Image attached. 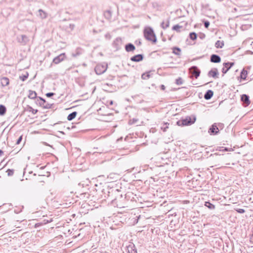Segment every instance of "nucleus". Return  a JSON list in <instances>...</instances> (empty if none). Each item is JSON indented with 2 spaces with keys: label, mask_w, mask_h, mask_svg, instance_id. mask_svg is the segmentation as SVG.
Segmentation results:
<instances>
[{
  "label": "nucleus",
  "mask_w": 253,
  "mask_h": 253,
  "mask_svg": "<svg viewBox=\"0 0 253 253\" xmlns=\"http://www.w3.org/2000/svg\"><path fill=\"white\" fill-rule=\"evenodd\" d=\"M213 95V91L211 90H208L204 94V98L206 100H210Z\"/></svg>",
  "instance_id": "obj_20"
},
{
  "label": "nucleus",
  "mask_w": 253,
  "mask_h": 253,
  "mask_svg": "<svg viewBox=\"0 0 253 253\" xmlns=\"http://www.w3.org/2000/svg\"><path fill=\"white\" fill-rule=\"evenodd\" d=\"M248 71L245 69H243L240 73V77L241 78V79L245 80L246 79Z\"/></svg>",
  "instance_id": "obj_29"
},
{
  "label": "nucleus",
  "mask_w": 253,
  "mask_h": 253,
  "mask_svg": "<svg viewBox=\"0 0 253 253\" xmlns=\"http://www.w3.org/2000/svg\"><path fill=\"white\" fill-rule=\"evenodd\" d=\"M204 205L205 206H206L208 209L211 210H214L215 209V206L211 202H210V201L205 202Z\"/></svg>",
  "instance_id": "obj_31"
},
{
  "label": "nucleus",
  "mask_w": 253,
  "mask_h": 253,
  "mask_svg": "<svg viewBox=\"0 0 253 253\" xmlns=\"http://www.w3.org/2000/svg\"><path fill=\"white\" fill-rule=\"evenodd\" d=\"M77 114V112L74 111L70 114H69L67 117V120L68 121H72L75 118L76 115Z\"/></svg>",
  "instance_id": "obj_32"
},
{
  "label": "nucleus",
  "mask_w": 253,
  "mask_h": 253,
  "mask_svg": "<svg viewBox=\"0 0 253 253\" xmlns=\"http://www.w3.org/2000/svg\"><path fill=\"white\" fill-rule=\"evenodd\" d=\"M234 62H227L223 63V67L222 69V76H223L234 65Z\"/></svg>",
  "instance_id": "obj_8"
},
{
  "label": "nucleus",
  "mask_w": 253,
  "mask_h": 253,
  "mask_svg": "<svg viewBox=\"0 0 253 253\" xmlns=\"http://www.w3.org/2000/svg\"><path fill=\"white\" fill-rule=\"evenodd\" d=\"M113 101L112 100L110 101V105H112L113 104Z\"/></svg>",
  "instance_id": "obj_58"
},
{
  "label": "nucleus",
  "mask_w": 253,
  "mask_h": 253,
  "mask_svg": "<svg viewBox=\"0 0 253 253\" xmlns=\"http://www.w3.org/2000/svg\"><path fill=\"white\" fill-rule=\"evenodd\" d=\"M217 128L219 130V129H222L224 126V124L222 123H217Z\"/></svg>",
  "instance_id": "obj_46"
},
{
  "label": "nucleus",
  "mask_w": 253,
  "mask_h": 253,
  "mask_svg": "<svg viewBox=\"0 0 253 253\" xmlns=\"http://www.w3.org/2000/svg\"><path fill=\"white\" fill-rule=\"evenodd\" d=\"M42 223H41V222H38V223H37L35 224V228H38V227H39L41 226H42Z\"/></svg>",
  "instance_id": "obj_51"
},
{
  "label": "nucleus",
  "mask_w": 253,
  "mask_h": 253,
  "mask_svg": "<svg viewBox=\"0 0 253 253\" xmlns=\"http://www.w3.org/2000/svg\"><path fill=\"white\" fill-rule=\"evenodd\" d=\"M144 37L145 39L151 42L153 44H155L157 41L156 36L154 33L153 29L148 27L145 28L143 31Z\"/></svg>",
  "instance_id": "obj_1"
},
{
  "label": "nucleus",
  "mask_w": 253,
  "mask_h": 253,
  "mask_svg": "<svg viewBox=\"0 0 253 253\" xmlns=\"http://www.w3.org/2000/svg\"><path fill=\"white\" fill-rule=\"evenodd\" d=\"M70 27L73 29L74 27V24H70Z\"/></svg>",
  "instance_id": "obj_56"
},
{
  "label": "nucleus",
  "mask_w": 253,
  "mask_h": 253,
  "mask_svg": "<svg viewBox=\"0 0 253 253\" xmlns=\"http://www.w3.org/2000/svg\"><path fill=\"white\" fill-rule=\"evenodd\" d=\"M107 64H98L95 66L94 71L97 75H101L107 70Z\"/></svg>",
  "instance_id": "obj_6"
},
{
  "label": "nucleus",
  "mask_w": 253,
  "mask_h": 253,
  "mask_svg": "<svg viewBox=\"0 0 253 253\" xmlns=\"http://www.w3.org/2000/svg\"><path fill=\"white\" fill-rule=\"evenodd\" d=\"M36 103L40 106L42 107L44 109L52 108L53 104H49L46 102V100L42 97H38L36 101Z\"/></svg>",
  "instance_id": "obj_4"
},
{
  "label": "nucleus",
  "mask_w": 253,
  "mask_h": 253,
  "mask_svg": "<svg viewBox=\"0 0 253 253\" xmlns=\"http://www.w3.org/2000/svg\"><path fill=\"white\" fill-rule=\"evenodd\" d=\"M24 111L31 112L33 114L35 115L38 112V110L37 109H33L31 106L29 105H27V107L25 108Z\"/></svg>",
  "instance_id": "obj_22"
},
{
  "label": "nucleus",
  "mask_w": 253,
  "mask_h": 253,
  "mask_svg": "<svg viewBox=\"0 0 253 253\" xmlns=\"http://www.w3.org/2000/svg\"><path fill=\"white\" fill-rule=\"evenodd\" d=\"M224 42L222 41H217L215 43V47L217 48H221L223 47V46H224Z\"/></svg>",
  "instance_id": "obj_34"
},
{
  "label": "nucleus",
  "mask_w": 253,
  "mask_h": 253,
  "mask_svg": "<svg viewBox=\"0 0 253 253\" xmlns=\"http://www.w3.org/2000/svg\"><path fill=\"white\" fill-rule=\"evenodd\" d=\"M190 72L191 74L196 79H197L200 76L201 73L200 70L196 66H192L190 68Z\"/></svg>",
  "instance_id": "obj_10"
},
{
  "label": "nucleus",
  "mask_w": 253,
  "mask_h": 253,
  "mask_svg": "<svg viewBox=\"0 0 253 253\" xmlns=\"http://www.w3.org/2000/svg\"><path fill=\"white\" fill-rule=\"evenodd\" d=\"M119 177V175L118 174H116L115 173H110L108 176V178H113V179H117Z\"/></svg>",
  "instance_id": "obj_42"
},
{
  "label": "nucleus",
  "mask_w": 253,
  "mask_h": 253,
  "mask_svg": "<svg viewBox=\"0 0 253 253\" xmlns=\"http://www.w3.org/2000/svg\"><path fill=\"white\" fill-rule=\"evenodd\" d=\"M170 18H169L166 21V24H165V22L163 21L161 23V27L164 30L166 29L167 28H168L169 26V20Z\"/></svg>",
  "instance_id": "obj_30"
},
{
  "label": "nucleus",
  "mask_w": 253,
  "mask_h": 253,
  "mask_svg": "<svg viewBox=\"0 0 253 253\" xmlns=\"http://www.w3.org/2000/svg\"><path fill=\"white\" fill-rule=\"evenodd\" d=\"M219 132L217 128V123H214L209 128L208 130L209 133L211 135H217Z\"/></svg>",
  "instance_id": "obj_9"
},
{
  "label": "nucleus",
  "mask_w": 253,
  "mask_h": 253,
  "mask_svg": "<svg viewBox=\"0 0 253 253\" xmlns=\"http://www.w3.org/2000/svg\"><path fill=\"white\" fill-rule=\"evenodd\" d=\"M214 155H219V154L218 153H214Z\"/></svg>",
  "instance_id": "obj_59"
},
{
  "label": "nucleus",
  "mask_w": 253,
  "mask_h": 253,
  "mask_svg": "<svg viewBox=\"0 0 253 253\" xmlns=\"http://www.w3.org/2000/svg\"><path fill=\"white\" fill-rule=\"evenodd\" d=\"M250 241L251 243L253 244V236L251 235L250 238Z\"/></svg>",
  "instance_id": "obj_53"
},
{
  "label": "nucleus",
  "mask_w": 253,
  "mask_h": 253,
  "mask_svg": "<svg viewBox=\"0 0 253 253\" xmlns=\"http://www.w3.org/2000/svg\"><path fill=\"white\" fill-rule=\"evenodd\" d=\"M122 44V40L121 38L118 37L113 41L112 45L116 50H118L121 48Z\"/></svg>",
  "instance_id": "obj_11"
},
{
  "label": "nucleus",
  "mask_w": 253,
  "mask_h": 253,
  "mask_svg": "<svg viewBox=\"0 0 253 253\" xmlns=\"http://www.w3.org/2000/svg\"><path fill=\"white\" fill-rule=\"evenodd\" d=\"M52 221V218H50L49 219H44L42 221V225L47 224L49 222H51Z\"/></svg>",
  "instance_id": "obj_41"
},
{
  "label": "nucleus",
  "mask_w": 253,
  "mask_h": 253,
  "mask_svg": "<svg viewBox=\"0 0 253 253\" xmlns=\"http://www.w3.org/2000/svg\"><path fill=\"white\" fill-rule=\"evenodd\" d=\"M210 61L212 63H219L221 62V57L218 55L212 54L211 55Z\"/></svg>",
  "instance_id": "obj_15"
},
{
  "label": "nucleus",
  "mask_w": 253,
  "mask_h": 253,
  "mask_svg": "<svg viewBox=\"0 0 253 253\" xmlns=\"http://www.w3.org/2000/svg\"><path fill=\"white\" fill-rule=\"evenodd\" d=\"M172 53L176 55L180 56L181 55V49L177 46L172 47Z\"/></svg>",
  "instance_id": "obj_25"
},
{
  "label": "nucleus",
  "mask_w": 253,
  "mask_h": 253,
  "mask_svg": "<svg viewBox=\"0 0 253 253\" xmlns=\"http://www.w3.org/2000/svg\"><path fill=\"white\" fill-rule=\"evenodd\" d=\"M29 77V74L28 72L26 73L25 75H22V76H20V79L22 81H26Z\"/></svg>",
  "instance_id": "obj_39"
},
{
  "label": "nucleus",
  "mask_w": 253,
  "mask_h": 253,
  "mask_svg": "<svg viewBox=\"0 0 253 253\" xmlns=\"http://www.w3.org/2000/svg\"><path fill=\"white\" fill-rule=\"evenodd\" d=\"M134 43L137 46H140L142 44L140 40H136Z\"/></svg>",
  "instance_id": "obj_50"
},
{
  "label": "nucleus",
  "mask_w": 253,
  "mask_h": 253,
  "mask_svg": "<svg viewBox=\"0 0 253 253\" xmlns=\"http://www.w3.org/2000/svg\"><path fill=\"white\" fill-rule=\"evenodd\" d=\"M55 94L53 92H47L45 94V95L47 97H51Z\"/></svg>",
  "instance_id": "obj_49"
},
{
  "label": "nucleus",
  "mask_w": 253,
  "mask_h": 253,
  "mask_svg": "<svg viewBox=\"0 0 253 253\" xmlns=\"http://www.w3.org/2000/svg\"><path fill=\"white\" fill-rule=\"evenodd\" d=\"M3 154V151L0 149V157Z\"/></svg>",
  "instance_id": "obj_55"
},
{
  "label": "nucleus",
  "mask_w": 253,
  "mask_h": 253,
  "mask_svg": "<svg viewBox=\"0 0 253 253\" xmlns=\"http://www.w3.org/2000/svg\"><path fill=\"white\" fill-rule=\"evenodd\" d=\"M183 83V80L181 77H178L175 80V84L177 85H181Z\"/></svg>",
  "instance_id": "obj_40"
},
{
  "label": "nucleus",
  "mask_w": 253,
  "mask_h": 253,
  "mask_svg": "<svg viewBox=\"0 0 253 253\" xmlns=\"http://www.w3.org/2000/svg\"><path fill=\"white\" fill-rule=\"evenodd\" d=\"M216 151H222V152H228V151H233L234 149L232 148H229L227 147H220L218 146L216 148Z\"/></svg>",
  "instance_id": "obj_24"
},
{
  "label": "nucleus",
  "mask_w": 253,
  "mask_h": 253,
  "mask_svg": "<svg viewBox=\"0 0 253 253\" xmlns=\"http://www.w3.org/2000/svg\"><path fill=\"white\" fill-rule=\"evenodd\" d=\"M111 202L112 206L119 208H124L126 205L123 195H119L117 198L111 199Z\"/></svg>",
  "instance_id": "obj_3"
},
{
  "label": "nucleus",
  "mask_w": 253,
  "mask_h": 253,
  "mask_svg": "<svg viewBox=\"0 0 253 253\" xmlns=\"http://www.w3.org/2000/svg\"><path fill=\"white\" fill-rule=\"evenodd\" d=\"M82 48H81L80 47H78L76 49L75 52L72 53V56L74 57H76L80 55L81 54H82Z\"/></svg>",
  "instance_id": "obj_28"
},
{
  "label": "nucleus",
  "mask_w": 253,
  "mask_h": 253,
  "mask_svg": "<svg viewBox=\"0 0 253 253\" xmlns=\"http://www.w3.org/2000/svg\"><path fill=\"white\" fill-rule=\"evenodd\" d=\"M38 16L42 19H45L47 17V13L42 9L38 10Z\"/></svg>",
  "instance_id": "obj_26"
},
{
  "label": "nucleus",
  "mask_w": 253,
  "mask_h": 253,
  "mask_svg": "<svg viewBox=\"0 0 253 253\" xmlns=\"http://www.w3.org/2000/svg\"><path fill=\"white\" fill-rule=\"evenodd\" d=\"M22 139H23V136H22V135H21L16 140V144H17V145L21 143Z\"/></svg>",
  "instance_id": "obj_48"
},
{
  "label": "nucleus",
  "mask_w": 253,
  "mask_h": 253,
  "mask_svg": "<svg viewBox=\"0 0 253 253\" xmlns=\"http://www.w3.org/2000/svg\"><path fill=\"white\" fill-rule=\"evenodd\" d=\"M60 133H62V134H64V132L63 131H59Z\"/></svg>",
  "instance_id": "obj_62"
},
{
  "label": "nucleus",
  "mask_w": 253,
  "mask_h": 253,
  "mask_svg": "<svg viewBox=\"0 0 253 253\" xmlns=\"http://www.w3.org/2000/svg\"><path fill=\"white\" fill-rule=\"evenodd\" d=\"M241 100L247 106L249 105L251 103L249 96L245 94H242L241 96Z\"/></svg>",
  "instance_id": "obj_17"
},
{
  "label": "nucleus",
  "mask_w": 253,
  "mask_h": 253,
  "mask_svg": "<svg viewBox=\"0 0 253 253\" xmlns=\"http://www.w3.org/2000/svg\"><path fill=\"white\" fill-rule=\"evenodd\" d=\"M204 26L206 28H208L210 26V22L207 20L204 21Z\"/></svg>",
  "instance_id": "obj_47"
},
{
  "label": "nucleus",
  "mask_w": 253,
  "mask_h": 253,
  "mask_svg": "<svg viewBox=\"0 0 253 253\" xmlns=\"http://www.w3.org/2000/svg\"><path fill=\"white\" fill-rule=\"evenodd\" d=\"M44 168V167H42L40 169H43Z\"/></svg>",
  "instance_id": "obj_60"
},
{
  "label": "nucleus",
  "mask_w": 253,
  "mask_h": 253,
  "mask_svg": "<svg viewBox=\"0 0 253 253\" xmlns=\"http://www.w3.org/2000/svg\"><path fill=\"white\" fill-rule=\"evenodd\" d=\"M66 55L65 53H62L60 54V55L57 56L55 58H54L53 59V61H52V63H54L55 64H58L59 63H60L61 62L64 60V59L66 58Z\"/></svg>",
  "instance_id": "obj_12"
},
{
  "label": "nucleus",
  "mask_w": 253,
  "mask_h": 253,
  "mask_svg": "<svg viewBox=\"0 0 253 253\" xmlns=\"http://www.w3.org/2000/svg\"><path fill=\"white\" fill-rule=\"evenodd\" d=\"M28 97L31 99H35L36 98L38 99V97H37V94L35 91L29 90Z\"/></svg>",
  "instance_id": "obj_23"
},
{
  "label": "nucleus",
  "mask_w": 253,
  "mask_h": 253,
  "mask_svg": "<svg viewBox=\"0 0 253 253\" xmlns=\"http://www.w3.org/2000/svg\"><path fill=\"white\" fill-rule=\"evenodd\" d=\"M7 175L9 176H12L14 174V170L13 169H8L6 171Z\"/></svg>",
  "instance_id": "obj_44"
},
{
  "label": "nucleus",
  "mask_w": 253,
  "mask_h": 253,
  "mask_svg": "<svg viewBox=\"0 0 253 253\" xmlns=\"http://www.w3.org/2000/svg\"><path fill=\"white\" fill-rule=\"evenodd\" d=\"M45 144L46 145H48V144L46 143V142H45Z\"/></svg>",
  "instance_id": "obj_64"
},
{
  "label": "nucleus",
  "mask_w": 253,
  "mask_h": 253,
  "mask_svg": "<svg viewBox=\"0 0 253 253\" xmlns=\"http://www.w3.org/2000/svg\"><path fill=\"white\" fill-rule=\"evenodd\" d=\"M144 58V56L143 54H138L131 57L130 59L133 62H139L142 61Z\"/></svg>",
  "instance_id": "obj_14"
},
{
  "label": "nucleus",
  "mask_w": 253,
  "mask_h": 253,
  "mask_svg": "<svg viewBox=\"0 0 253 253\" xmlns=\"http://www.w3.org/2000/svg\"><path fill=\"white\" fill-rule=\"evenodd\" d=\"M138 119H135V118H133L132 119H131L129 121L128 124L129 125L135 124L138 122Z\"/></svg>",
  "instance_id": "obj_43"
},
{
  "label": "nucleus",
  "mask_w": 253,
  "mask_h": 253,
  "mask_svg": "<svg viewBox=\"0 0 253 253\" xmlns=\"http://www.w3.org/2000/svg\"><path fill=\"white\" fill-rule=\"evenodd\" d=\"M208 76L214 79L218 78L219 72L216 68L211 69L208 73Z\"/></svg>",
  "instance_id": "obj_13"
},
{
  "label": "nucleus",
  "mask_w": 253,
  "mask_h": 253,
  "mask_svg": "<svg viewBox=\"0 0 253 253\" xmlns=\"http://www.w3.org/2000/svg\"><path fill=\"white\" fill-rule=\"evenodd\" d=\"M23 208H24V206H22L21 209L19 211H16L15 210L14 211H15V212H16V213H19V212H20L22 211V209H23Z\"/></svg>",
  "instance_id": "obj_54"
},
{
  "label": "nucleus",
  "mask_w": 253,
  "mask_h": 253,
  "mask_svg": "<svg viewBox=\"0 0 253 253\" xmlns=\"http://www.w3.org/2000/svg\"><path fill=\"white\" fill-rule=\"evenodd\" d=\"M125 50L126 52H133L135 49V46L131 43H128L125 45Z\"/></svg>",
  "instance_id": "obj_18"
},
{
  "label": "nucleus",
  "mask_w": 253,
  "mask_h": 253,
  "mask_svg": "<svg viewBox=\"0 0 253 253\" xmlns=\"http://www.w3.org/2000/svg\"><path fill=\"white\" fill-rule=\"evenodd\" d=\"M104 15L105 18L107 19H110L112 16V12L111 10H107L104 12Z\"/></svg>",
  "instance_id": "obj_35"
},
{
  "label": "nucleus",
  "mask_w": 253,
  "mask_h": 253,
  "mask_svg": "<svg viewBox=\"0 0 253 253\" xmlns=\"http://www.w3.org/2000/svg\"><path fill=\"white\" fill-rule=\"evenodd\" d=\"M182 26L179 25L178 24H176L174 25L172 27V30L173 31H175L177 32H180L179 29L181 28Z\"/></svg>",
  "instance_id": "obj_38"
},
{
  "label": "nucleus",
  "mask_w": 253,
  "mask_h": 253,
  "mask_svg": "<svg viewBox=\"0 0 253 253\" xmlns=\"http://www.w3.org/2000/svg\"><path fill=\"white\" fill-rule=\"evenodd\" d=\"M169 124L168 123H164L163 124V126L161 127V129L163 130L164 132L167 131L168 128H169Z\"/></svg>",
  "instance_id": "obj_37"
},
{
  "label": "nucleus",
  "mask_w": 253,
  "mask_h": 253,
  "mask_svg": "<svg viewBox=\"0 0 253 253\" xmlns=\"http://www.w3.org/2000/svg\"><path fill=\"white\" fill-rule=\"evenodd\" d=\"M151 71L146 72L141 75V78L143 80H147L151 76Z\"/></svg>",
  "instance_id": "obj_27"
},
{
  "label": "nucleus",
  "mask_w": 253,
  "mask_h": 253,
  "mask_svg": "<svg viewBox=\"0 0 253 253\" xmlns=\"http://www.w3.org/2000/svg\"><path fill=\"white\" fill-rule=\"evenodd\" d=\"M29 38L26 35H21L17 37V42L22 45H26L29 42Z\"/></svg>",
  "instance_id": "obj_7"
},
{
  "label": "nucleus",
  "mask_w": 253,
  "mask_h": 253,
  "mask_svg": "<svg viewBox=\"0 0 253 253\" xmlns=\"http://www.w3.org/2000/svg\"><path fill=\"white\" fill-rule=\"evenodd\" d=\"M189 38L192 40L194 41L197 38V35L195 32H191L189 35Z\"/></svg>",
  "instance_id": "obj_36"
},
{
  "label": "nucleus",
  "mask_w": 253,
  "mask_h": 253,
  "mask_svg": "<svg viewBox=\"0 0 253 253\" xmlns=\"http://www.w3.org/2000/svg\"><path fill=\"white\" fill-rule=\"evenodd\" d=\"M58 124V123H55V124L53 125V126H56V125H57Z\"/></svg>",
  "instance_id": "obj_61"
},
{
  "label": "nucleus",
  "mask_w": 253,
  "mask_h": 253,
  "mask_svg": "<svg viewBox=\"0 0 253 253\" xmlns=\"http://www.w3.org/2000/svg\"><path fill=\"white\" fill-rule=\"evenodd\" d=\"M177 90V89H176V88H173V89H172V90Z\"/></svg>",
  "instance_id": "obj_63"
},
{
  "label": "nucleus",
  "mask_w": 253,
  "mask_h": 253,
  "mask_svg": "<svg viewBox=\"0 0 253 253\" xmlns=\"http://www.w3.org/2000/svg\"><path fill=\"white\" fill-rule=\"evenodd\" d=\"M126 248L128 253H137V249L133 244L129 245Z\"/></svg>",
  "instance_id": "obj_19"
},
{
  "label": "nucleus",
  "mask_w": 253,
  "mask_h": 253,
  "mask_svg": "<svg viewBox=\"0 0 253 253\" xmlns=\"http://www.w3.org/2000/svg\"><path fill=\"white\" fill-rule=\"evenodd\" d=\"M134 195L132 192H128L126 193L124 196V200H125V203L126 202L130 200L131 201H133L134 200Z\"/></svg>",
  "instance_id": "obj_16"
},
{
  "label": "nucleus",
  "mask_w": 253,
  "mask_h": 253,
  "mask_svg": "<svg viewBox=\"0 0 253 253\" xmlns=\"http://www.w3.org/2000/svg\"><path fill=\"white\" fill-rule=\"evenodd\" d=\"M119 195H123L121 193V191L118 189L111 188L108 191V197L111 201V199L117 198Z\"/></svg>",
  "instance_id": "obj_5"
},
{
  "label": "nucleus",
  "mask_w": 253,
  "mask_h": 253,
  "mask_svg": "<svg viewBox=\"0 0 253 253\" xmlns=\"http://www.w3.org/2000/svg\"><path fill=\"white\" fill-rule=\"evenodd\" d=\"M6 112V108L3 105H0V116H3Z\"/></svg>",
  "instance_id": "obj_33"
},
{
  "label": "nucleus",
  "mask_w": 253,
  "mask_h": 253,
  "mask_svg": "<svg viewBox=\"0 0 253 253\" xmlns=\"http://www.w3.org/2000/svg\"><path fill=\"white\" fill-rule=\"evenodd\" d=\"M205 35L204 34H203L202 36H201L200 38L202 39L203 38H205Z\"/></svg>",
  "instance_id": "obj_57"
},
{
  "label": "nucleus",
  "mask_w": 253,
  "mask_h": 253,
  "mask_svg": "<svg viewBox=\"0 0 253 253\" xmlns=\"http://www.w3.org/2000/svg\"><path fill=\"white\" fill-rule=\"evenodd\" d=\"M196 117L195 115L188 116L185 118H182L177 121L176 124L177 126H190L196 122Z\"/></svg>",
  "instance_id": "obj_2"
},
{
  "label": "nucleus",
  "mask_w": 253,
  "mask_h": 253,
  "mask_svg": "<svg viewBox=\"0 0 253 253\" xmlns=\"http://www.w3.org/2000/svg\"><path fill=\"white\" fill-rule=\"evenodd\" d=\"M235 211L239 213L242 214L245 212V210L243 209H236Z\"/></svg>",
  "instance_id": "obj_45"
},
{
  "label": "nucleus",
  "mask_w": 253,
  "mask_h": 253,
  "mask_svg": "<svg viewBox=\"0 0 253 253\" xmlns=\"http://www.w3.org/2000/svg\"><path fill=\"white\" fill-rule=\"evenodd\" d=\"M160 89L162 90H164L166 89V87L164 84H161L160 85Z\"/></svg>",
  "instance_id": "obj_52"
},
{
  "label": "nucleus",
  "mask_w": 253,
  "mask_h": 253,
  "mask_svg": "<svg viewBox=\"0 0 253 253\" xmlns=\"http://www.w3.org/2000/svg\"><path fill=\"white\" fill-rule=\"evenodd\" d=\"M0 83L2 86H6L9 84V80L8 78L3 77L0 78Z\"/></svg>",
  "instance_id": "obj_21"
}]
</instances>
